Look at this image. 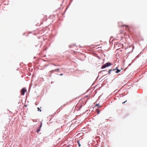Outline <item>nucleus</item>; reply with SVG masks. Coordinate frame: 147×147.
<instances>
[{
  "instance_id": "20e7f679",
  "label": "nucleus",
  "mask_w": 147,
  "mask_h": 147,
  "mask_svg": "<svg viewBox=\"0 0 147 147\" xmlns=\"http://www.w3.org/2000/svg\"><path fill=\"white\" fill-rule=\"evenodd\" d=\"M42 122H41L40 123V128H39V129H37V132L39 131H40V128L42 126Z\"/></svg>"
},
{
  "instance_id": "ddd939ff",
  "label": "nucleus",
  "mask_w": 147,
  "mask_h": 147,
  "mask_svg": "<svg viewBox=\"0 0 147 147\" xmlns=\"http://www.w3.org/2000/svg\"><path fill=\"white\" fill-rule=\"evenodd\" d=\"M125 102H126V101H125V102H123V103H125Z\"/></svg>"
},
{
  "instance_id": "39448f33",
  "label": "nucleus",
  "mask_w": 147,
  "mask_h": 147,
  "mask_svg": "<svg viewBox=\"0 0 147 147\" xmlns=\"http://www.w3.org/2000/svg\"><path fill=\"white\" fill-rule=\"evenodd\" d=\"M121 71V70L119 69H117V71H116V73H118L119 72H120Z\"/></svg>"
},
{
  "instance_id": "7ed1b4c3",
  "label": "nucleus",
  "mask_w": 147,
  "mask_h": 147,
  "mask_svg": "<svg viewBox=\"0 0 147 147\" xmlns=\"http://www.w3.org/2000/svg\"><path fill=\"white\" fill-rule=\"evenodd\" d=\"M117 68V67L116 69H110L109 70V72H108V73L109 74H111V71H115L116 70Z\"/></svg>"
},
{
  "instance_id": "f8f14e48",
  "label": "nucleus",
  "mask_w": 147,
  "mask_h": 147,
  "mask_svg": "<svg viewBox=\"0 0 147 147\" xmlns=\"http://www.w3.org/2000/svg\"><path fill=\"white\" fill-rule=\"evenodd\" d=\"M53 65H55V66H56V65L55 64H53Z\"/></svg>"
},
{
  "instance_id": "1a4fd4ad",
  "label": "nucleus",
  "mask_w": 147,
  "mask_h": 147,
  "mask_svg": "<svg viewBox=\"0 0 147 147\" xmlns=\"http://www.w3.org/2000/svg\"><path fill=\"white\" fill-rule=\"evenodd\" d=\"M96 106H98V107H100V106L98 104H97L96 105Z\"/></svg>"
},
{
  "instance_id": "4468645a",
  "label": "nucleus",
  "mask_w": 147,
  "mask_h": 147,
  "mask_svg": "<svg viewBox=\"0 0 147 147\" xmlns=\"http://www.w3.org/2000/svg\"><path fill=\"white\" fill-rule=\"evenodd\" d=\"M65 147H69V146H66Z\"/></svg>"
},
{
  "instance_id": "f257e3e1",
  "label": "nucleus",
  "mask_w": 147,
  "mask_h": 147,
  "mask_svg": "<svg viewBox=\"0 0 147 147\" xmlns=\"http://www.w3.org/2000/svg\"><path fill=\"white\" fill-rule=\"evenodd\" d=\"M111 65V63H105V65H103L102 67V69H104L106 67H108L110 66Z\"/></svg>"
},
{
  "instance_id": "f03ea898",
  "label": "nucleus",
  "mask_w": 147,
  "mask_h": 147,
  "mask_svg": "<svg viewBox=\"0 0 147 147\" xmlns=\"http://www.w3.org/2000/svg\"><path fill=\"white\" fill-rule=\"evenodd\" d=\"M27 91L26 90L25 88H23L21 90V93L22 95H24L25 94V92Z\"/></svg>"
},
{
  "instance_id": "423d86ee",
  "label": "nucleus",
  "mask_w": 147,
  "mask_h": 147,
  "mask_svg": "<svg viewBox=\"0 0 147 147\" xmlns=\"http://www.w3.org/2000/svg\"><path fill=\"white\" fill-rule=\"evenodd\" d=\"M122 26H126L127 27V28H126V29L127 30V28H129L128 26L127 25H123Z\"/></svg>"
},
{
  "instance_id": "6e6552de",
  "label": "nucleus",
  "mask_w": 147,
  "mask_h": 147,
  "mask_svg": "<svg viewBox=\"0 0 147 147\" xmlns=\"http://www.w3.org/2000/svg\"><path fill=\"white\" fill-rule=\"evenodd\" d=\"M59 70V69H55L54 71H58Z\"/></svg>"
},
{
  "instance_id": "0eeeda50",
  "label": "nucleus",
  "mask_w": 147,
  "mask_h": 147,
  "mask_svg": "<svg viewBox=\"0 0 147 147\" xmlns=\"http://www.w3.org/2000/svg\"><path fill=\"white\" fill-rule=\"evenodd\" d=\"M37 109H38V111H40V112L41 111V110L40 109H39V108H37Z\"/></svg>"
},
{
  "instance_id": "9b49d317",
  "label": "nucleus",
  "mask_w": 147,
  "mask_h": 147,
  "mask_svg": "<svg viewBox=\"0 0 147 147\" xmlns=\"http://www.w3.org/2000/svg\"><path fill=\"white\" fill-rule=\"evenodd\" d=\"M63 74H60V76H62L63 75Z\"/></svg>"
},
{
  "instance_id": "9d476101",
  "label": "nucleus",
  "mask_w": 147,
  "mask_h": 147,
  "mask_svg": "<svg viewBox=\"0 0 147 147\" xmlns=\"http://www.w3.org/2000/svg\"><path fill=\"white\" fill-rule=\"evenodd\" d=\"M78 145H79V146H80V143H79L78 141Z\"/></svg>"
}]
</instances>
